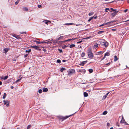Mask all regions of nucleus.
Listing matches in <instances>:
<instances>
[{
	"label": "nucleus",
	"instance_id": "nucleus-1",
	"mask_svg": "<svg viewBox=\"0 0 129 129\" xmlns=\"http://www.w3.org/2000/svg\"><path fill=\"white\" fill-rule=\"evenodd\" d=\"M99 41L101 43L100 45L102 46L106 47L108 45V43L107 41H105L104 40L101 39L99 40Z\"/></svg>",
	"mask_w": 129,
	"mask_h": 129
},
{
	"label": "nucleus",
	"instance_id": "nucleus-2",
	"mask_svg": "<svg viewBox=\"0 0 129 129\" xmlns=\"http://www.w3.org/2000/svg\"><path fill=\"white\" fill-rule=\"evenodd\" d=\"M88 55L89 58L90 59H92L93 57V55L92 52V50L91 48H88L87 51Z\"/></svg>",
	"mask_w": 129,
	"mask_h": 129
},
{
	"label": "nucleus",
	"instance_id": "nucleus-3",
	"mask_svg": "<svg viewBox=\"0 0 129 129\" xmlns=\"http://www.w3.org/2000/svg\"><path fill=\"white\" fill-rule=\"evenodd\" d=\"M75 71L73 69H71L68 72V75L69 76H71L75 73Z\"/></svg>",
	"mask_w": 129,
	"mask_h": 129
},
{
	"label": "nucleus",
	"instance_id": "nucleus-4",
	"mask_svg": "<svg viewBox=\"0 0 129 129\" xmlns=\"http://www.w3.org/2000/svg\"><path fill=\"white\" fill-rule=\"evenodd\" d=\"M4 104L6 105L7 107H9V106L10 102L8 100H4L3 101Z\"/></svg>",
	"mask_w": 129,
	"mask_h": 129
},
{
	"label": "nucleus",
	"instance_id": "nucleus-5",
	"mask_svg": "<svg viewBox=\"0 0 129 129\" xmlns=\"http://www.w3.org/2000/svg\"><path fill=\"white\" fill-rule=\"evenodd\" d=\"M31 48H34L37 50H40V49L39 48V47L36 46H31Z\"/></svg>",
	"mask_w": 129,
	"mask_h": 129
},
{
	"label": "nucleus",
	"instance_id": "nucleus-6",
	"mask_svg": "<svg viewBox=\"0 0 129 129\" xmlns=\"http://www.w3.org/2000/svg\"><path fill=\"white\" fill-rule=\"evenodd\" d=\"M120 123H126L127 125L128 124L125 121V120L123 119V116H122V119L120 121Z\"/></svg>",
	"mask_w": 129,
	"mask_h": 129
},
{
	"label": "nucleus",
	"instance_id": "nucleus-7",
	"mask_svg": "<svg viewBox=\"0 0 129 129\" xmlns=\"http://www.w3.org/2000/svg\"><path fill=\"white\" fill-rule=\"evenodd\" d=\"M87 62V61H85L80 62V64H79L81 66H83L84 64H85Z\"/></svg>",
	"mask_w": 129,
	"mask_h": 129
},
{
	"label": "nucleus",
	"instance_id": "nucleus-8",
	"mask_svg": "<svg viewBox=\"0 0 129 129\" xmlns=\"http://www.w3.org/2000/svg\"><path fill=\"white\" fill-rule=\"evenodd\" d=\"M118 12V11H114L113 13H112L111 14V15L112 16V17H113V16H114L115 15H116V14Z\"/></svg>",
	"mask_w": 129,
	"mask_h": 129
},
{
	"label": "nucleus",
	"instance_id": "nucleus-9",
	"mask_svg": "<svg viewBox=\"0 0 129 129\" xmlns=\"http://www.w3.org/2000/svg\"><path fill=\"white\" fill-rule=\"evenodd\" d=\"M109 92H108L107 93L103 98V99H105L106 97H107V96H108V95L109 94Z\"/></svg>",
	"mask_w": 129,
	"mask_h": 129
},
{
	"label": "nucleus",
	"instance_id": "nucleus-10",
	"mask_svg": "<svg viewBox=\"0 0 129 129\" xmlns=\"http://www.w3.org/2000/svg\"><path fill=\"white\" fill-rule=\"evenodd\" d=\"M43 91L44 92H46L48 91V89L47 88H44L43 89Z\"/></svg>",
	"mask_w": 129,
	"mask_h": 129
},
{
	"label": "nucleus",
	"instance_id": "nucleus-11",
	"mask_svg": "<svg viewBox=\"0 0 129 129\" xmlns=\"http://www.w3.org/2000/svg\"><path fill=\"white\" fill-rule=\"evenodd\" d=\"M66 70V69L65 68L62 67L60 69V71L61 72H62L63 71L65 70Z\"/></svg>",
	"mask_w": 129,
	"mask_h": 129
},
{
	"label": "nucleus",
	"instance_id": "nucleus-12",
	"mask_svg": "<svg viewBox=\"0 0 129 129\" xmlns=\"http://www.w3.org/2000/svg\"><path fill=\"white\" fill-rule=\"evenodd\" d=\"M84 95L85 97H86L88 96V94L87 92H84Z\"/></svg>",
	"mask_w": 129,
	"mask_h": 129
},
{
	"label": "nucleus",
	"instance_id": "nucleus-13",
	"mask_svg": "<svg viewBox=\"0 0 129 129\" xmlns=\"http://www.w3.org/2000/svg\"><path fill=\"white\" fill-rule=\"evenodd\" d=\"M114 61H116L118 59V58L117 57V56L116 55L114 56Z\"/></svg>",
	"mask_w": 129,
	"mask_h": 129
},
{
	"label": "nucleus",
	"instance_id": "nucleus-14",
	"mask_svg": "<svg viewBox=\"0 0 129 129\" xmlns=\"http://www.w3.org/2000/svg\"><path fill=\"white\" fill-rule=\"evenodd\" d=\"M110 55V53L109 52H107L105 54V55H104V56H105V57L106 56H109Z\"/></svg>",
	"mask_w": 129,
	"mask_h": 129
},
{
	"label": "nucleus",
	"instance_id": "nucleus-15",
	"mask_svg": "<svg viewBox=\"0 0 129 129\" xmlns=\"http://www.w3.org/2000/svg\"><path fill=\"white\" fill-rule=\"evenodd\" d=\"M4 50L5 51V53H6L9 50V49L7 48H5L4 49Z\"/></svg>",
	"mask_w": 129,
	"mask_h": 129
},
{
	"label": "nucleus",
	"instance_id": "nucleus-16",
	"mask_svg": "<svg viewBox=\"0 0 129 129\" xmlns=\"http://www.w3.org/2000/svg\"><path fill=\"white\" fill-rule=\"evenodd\" d=\"M59 40H57V39H56L55 41L56 42V43H57L58 44L60 42H63L62 41H59Z\"/></svg>",
	"mask_w": 129,
	"mask_h": 129
},
{
	"label": "nucleus",
	"instance_id": "nucleus-17",
	"mask_svg": "<svg viewBox=\"0 0 129 129\" xmlns=\"http://www.w3.org/2000/svg\"><path fill=\"white\" fill-rule=\"evenodd\" d=\"M105 31H99L98 32V34H102L103 33H104V32H105Z\"/></svg>",
	"mask_w": 129,
	"mask_h": 129
},
{
	"label": "nucleus",
	"instance_id": "nucleus-18",
	"mask_svg": "<svg viewBox=\"0 0 129 129\" xmlns=\"http://www.w3.org/2000/svg\"><path fill=\"white\" fill-rule=\"evenodd\" d=\"M75 46V45L72 44L69 47L70 48H72L74 47Z\"/></svg>",
	"mask_w": 129,
	"mask_h": 129
},
{
	"label": "nucleus",
	"instance_id": "nucleus-19",
	"mask_svg": "<svg viewBox=\"0 0 129 129\" xmlns=\"http://www.w3.org/2000/svg\"><path fill=\"white\" fill-rule=\"evenodd\" d=\"M110 10L111 11L110 12H112L113 11H116V9H114L113 8H110Z\"/></svg>",
	"mask_w": 129,
	"mask_h": 129
},
{
	"label": "nucleus",
	"instance_id": "nucleus-20",
	"mask_svg": "<svg viewBox=\"0 0 129 129\" xmlns=\"http://www.w3.org/2000/svg\"><path fill=\"white\" fill-rule=\"evenodd\" d=\"M23 11H27L28 10V9L26 7L23 8Z\"/></svg>",
	"mask_w": 129,
	"mask_h": 129
},
{
	"label": "nucleus",
	"instance_id": "nucleus-21",
	"mask_svg": "<svg viewBox=\"0 0 129 129\" xmlns=\"http://www.w3.org/2000/svg\"><path fill=\"white\" fill-rule=\"evenodd\" d=\"M6 96H7L6 94L5 93H4V95H3V99H5L6 97Z\"/></svg>",
	"mask_w": 129,
	"mask_h": 129
},
{
	"label": "nucleus",
	"instance_id": "nucleus-22",
	"mask_svg": "<svg viewBox=\"0 0 129 129\" xmlns=\"http://www.w3.org/2000/svg\"><path fill=\"white\" fill-rule=\"evenodd\" d=\"M73 24V23H65L64 24L65 25H72Z\"/></svg>",
	"mask_w": 129,
	"mask_h": 129
},
{
	"label": "nucleus",
	"instance_id": "nucleus-23",
	"mask_svg": "<svg viewBox=\"0 0 129 129\" xmlns=\"http://www.w3.org/2000/svg\"><path fill=\"white\" fill-rule=\"evenodd\" d=\"M88 71L90 73H91L93 72V70L92 69H90L88 70Z\"/></svg>",
	"mask_w": 129,
	"mask_h": 129
},
{
	"label": "nucleus",
	"instance_id": "nucleus-24",
	"mask_svg": "<svg viewBox=\"0 0 129 129\" xmlns=\"http://www.w3.org/2000/svg\"><path fill=\"white\" fill-rule=\"evenodd\" d=\"M85 53L83 52H82V53L81 55V57H84L85 56Z\"/></svg>",
	"mask_w": 129,
	"mask_h": 129
},
{
	"label": "nucleus",
	"instance_id": "nucleus-25",
	"mask_svg": "<svg viewBox=\"0 0 129 129\" xmlns=\"http://www.w3.org/2000/svg\"><path fill=\"white\" fill-rule=\"evenodd\" d=\"M63 38V36H61L57 38V40H59L61 39H62Z\"/></svg>",
	"mask_w": 129,
	"mask_h": 129
},
{
	"label": "nucleus",
	"instance_id": "nucleus-26",
	"mask_svg": "<svg viewBox=\"0 0 129 129\" xmlns=\"http://www.w3.org/2000/svg\"><path fill=\"white\" fill-rule=\"evenodd\" d=\"M31 51V49H29L28 50H26L25 51V52L26 53H27V52H28V53H29V52H30Z\"/></svg>",
	"mask_w": 129,
	"mask_h": 129
},
{
	"label": "nucleus",
	"instance_id": "nucleus-27",
	"mask_svg": "<svg viewBox=\"0 0 129 129\" xmlns=\"http://www.w3.org/2000/svg\"><path fill=\"white\" fill-rule=\"evenodd\" d=\"M16 39H18L19 40L20 39H21V38L19 37L18 36H16L15 38Z\"/></svg>",
	"mask_w": 129,
	"mask_h": 129
},
{
	"label": "nucleus",
	"instance_id": "nucleus-28",
	"mask_svg": "<svg viewBox=\"0 0 129 129\" xmlns=\"http://www.w3.org/2000/svg\"><path fill=\"white\" fill-rule=\"evenodd\" d=\"M20 1V0H17V1H16V2L15 3V5H17L18 4V3H19V2Z\"/></svg>",
	"mask_w": 129,
	"mask_h": 129
},
{
	"label": "nucleus",
	"instance_id": "nucleus-29",
	"mask_svg": "<svg viewBox=\"0 0 129 129\" xmlns=\"http://www.w3.org/2000/svg\"><path fill=\"white\" fill-rule=\"evenodd\" d=\"M98 44L96 43V44L95 45H94V48H96L98 47Z\"/></svg>",
	"mask_w": 129,
	"mask_h": 129
},
{
	"label": "nucleus",
	"instance_id": "nucleus-30",
	"mask_svg": "<svg viewBox=\"0 0 129 129\" xmlns=\"http://www.w3.org/2000/svg\"><path fill=\"white\" fill-rule=\"evenodd\" d=\"M8 78V76H6L4 77V80H6V79H7Z\"/></svg>",
	"mask_w": 129,
	"mask_h": 129
},
{
	"label": "nucleus",
	"instance_id": "nucleus-31",
	"mask_svg": "<svg viewBox=\"0 0 129 129\" xmlns=\"http://www.w3.org/2000/svg\"><path fill=\"white\" fill-rule=\"evenodd\" d=\"M51 40L52 41V43H53V44H56V42L55 41V40Z\"/></svg>",
	"mask_w": 129,
	"mask_h": 129
},
{
	"label": "nucleus",
	"instance_id": "nucleus-32",
	"mask_svg": "<svg viewBox=\"0 0 129 129\" xmlns=\"http://www.w3.org/2000/svg\"><path fill=\"white\" fill-rule=\"evenodd\" d=\"M34 42H36L38 44H40V41H34Z\"/></svg>",
	"mask_w": 129,
	"mask_h": 129
},
{
	"label": "nucleus",
	"instance_id": "nucleus-33",
	"mask_svg": "<svg viewBox=\"0 0 129 129\" xmlns=\"http://www.w3.org/2000/svg\"><path fill=\"white\" fill-rule=\"evenodd\" d=\"M56 62L59 63H60L61 62V61L60 59H57V60Z\"/></svg>",
	"mask_w": 129,
	"mask_h": 129
},
{
	"label": "nucleus",
	"instance_id": "nucleus-34",
	"mask_svg": "<svg viewBox=\"0 0 129 129\" xmlns=\"http://www.w3.org/2000/svg\"><path fill=\"white\" fill-rule=\"evenodd\" d=\"M107 113V111H104L103 113V114L104 115H106Z\"/></svg>",
	"mask_w": 129,
	"mask_h": 129
},
{
	"label": "nucleus",
	"instance_id": "nucleus-35",
	"mask_svg": "<svg viewBox=\"0 0 129 129\" xmlns=\"http://www.w3.org/2000/svg\"><path fill=\"white\" fill-rule=\"evenodd\" d=\"M93 17H90L89 18V19L88 20V22H90L93 19Z\"/></svg>",
	"mask_w": 129,
	"mask_h": 129
},
{
	"label": "nucleus",
	"instance_id": "nucleus-36",
	"mask_svg": "<svg viewBox=\"0 0 129 129\" xmlns=\"http://www.w3.org/2000/svg\"><path fill=\"white\" fill-rule=\"evenodd\" d=\"M93 12H91V13H89V14H88V15L89 16H91V15H93Z\"/></svg>",
	"mask_w": 129,
	"mask_h": 129
},
{
	"label": "nucleus",
	"instance_id": "nucleus-37",
	"mask_svg": "<svg viewBox=\"0 0 129 129\" xmlns=\"http://www.w3.org/2000/svg\"><path fill=\"white\" fill-rule=\"evenodd\" d=\"M45 43H47L48 44H51L52 43V42L50 41H48L47 42H46Z\"/></svg>",
	"mask_w": 129,
	"mask_h": 129
},
{
	"label": "nucleus",
	"instance_id": "nucleus-38",
	"mask_svg": "<svg viewBox=\"0 0 129 129\" xmlns=\"http://www.w3.org/2000/svg\"><path fill=\"white\" fill-rule=\"evenodd\" d=\"M38 92L40 93H41L42 92V90L41 89H40L39 90Z\"/></svg>",
	"mask_w": 129,
	"mask_h": 129
},
{
	"label": "nucleus",
	"instance_id": "nucleus-39",
	"mask_svg": "<svg viewBox=\"0 0 129 129\" xmlns=\"http://www.w3.org/2000/svg\"><path fill=\"white\" fill-rule=\"evenodd\" d=\"M58 50L59 52L60 53H61L62 52V50L61 49H58Z\"/></svg>",
	"mask_w": 129,
	"mask_h": 129
},
{
	"label": "nucleus",
	"instance_id": "nucleus-40",
	"mask_svg": "<svg viewBox=\"0 0 129 129\" xmlns=\"http://www.w3.org/2000/svg\"><path fill=\"white\" fill-rule=\"evenodd\" d=\"M71 40V39H68L67 40H66L64 41L63 42H67V41H70Z\"/></svg>",
	"mask_w": 129,
	"mask_h": 129
},
{
	"label": "nucleus",
	"instance_id": "nucleus-41",
	"mask_svg": "<svg viewBox=\"0 0 129 129\" xmlns=\"http://www.w3.org/2000/svg\"><path fill=\"white\" fill-rule=\"evenodd\" d=\"M31 127V125H28L27 127V129H29Z\"/></svg>",
	"mask_w": 129,
	"mask_h": 129
},
{
	"label": "nucleus",
	"instance_id": "nucleus-42",
	"mask_svg": "<svg viewBox=\"0 0 129 129\" xmlns=\"http://www.w3.org/2000/svg\"><path fill=\"white\" fill-rule=\"evenodd\" d=\"M105 10H108L109 11H111L110 10V9H109V8H106L105 9Z\"/></svg>",
	"mask_w": 129,
	"mask_h": 129
},
{
	"label": "nucleus",
	"instance_id": "nucleus-43",
	"mask_svg": "<svg viewBox=\"0 0 129 129\" xmlns=\"http://www.w3.org/2000/svg\"><path fill=\"white\" fill-rule=\"evenodd\" d=\"M67 46L65 45H64L62 47V48H63V49H64V48H66V47H67Z\"/></svg>",
	"mask_w": 129,
	"mask_h": 129
},
{
	"label": "nucleus",
	"instance_id": "nucleus-44",
	"mask_svg": "<svg viewBox=\"0 0 129 129\" xmlns=\"http://www.w3.org/2000/svg\"><path fill=\"white\" fill-rule=\"evenodd\" d=\"M21 78H20V79H18V80H16V82H18L19 81H20V80H21Z\"/></svg>",
	"mask_w": 129,
	"mask_h": 129
},
{
	"label": "nucleus",
	"instance_id": "nucleus-45",
	"mask_svg": "<svg viewBox=\"0 0 129 129\" xmlns=\"http://www.w3.org/2000/svg\"><path fill=\"white\" fill-rule=\"evenodd\" d=\"M40 44H43V43H45L46 42H45V41H43L42 42H40Z\"/></svg>",
	"mask_w": 129,
	"mask_h": 129
},
{
	"label": "nucleus",
	"instance_id": "nucleus-46",
	"mask_svg": "<svg viewBox=\"0 0 129 129\" xmlns=\"http://www.w3.org/2000/svg\"><path fill=\"white\" fill-rule=\"evenodd\" d=\"M106 25H107V24H111V22H108L106 23Z\"/></svg>",
	"mask_w": 129,
	"mask_h": 129
},
{
	"label": "nucleus",
	"instance_id": "nucleus-47",
	"mask_svg": "<svg viewBox=\"0 0 129 129\" xmlns=\"http://www.w3.org/2000/svg\"><path fill=\"white\" fill-rule=\"evenodd\" d=\"M12 36H13L15 38V37H16V36L15 35V34H12Z\"/></svg>",
	"mask_w": 129,
	"mask_h": 129
},
{
	"label": "nucleus",
	"instance_id": "nucleus-48",
	"mask_svg": "<svg viewBox=\"0 0 129 129\" xmlns=\"http://www.w3.org/2000/svg\"><path fill=\"white\" fill-rule=\"evenodd\" d=\"M106 25V23H103V24L100 25L99 26H104V25Z\"/></svg>",
	"mask_w": 129,
	"mask_h": 129
},
{
	"label": "nucleus",
	"instance_id": "nucleus-49",
	"mask_svg": "<svg viewBox=\"0 0 129 129\" xmlns=\"http://www.w3.org/2000/svg\"><path fill=\"white\" fill-rule=\"evenodd\" d=\"M98 53L99 54H102L103 53L102 52V51L98 52Z\"/></svg>",
	"mask_w": 129,
	"mask_h": 129
},
{
	"label": "nucleus",
	"instance_id": "nucleus-50",
	"mask_svg": "<svg viewBox=\"0 0 129 129\" xmlns=\"http://www.w3.org/2000/svg\"><path fill=\"white\" fill-rule=\"evenodd\" d=\"M50 21L49 20H47V21L46 22H45V23L46 24H48V22H50Z\"/></svg>",
	"mask_w": 129,
	"mask_h": 129
},
{
	"label": "nucleus",
	"instance_id": "nucleus-51",
	"mask_svg": "<svg viewBox=\"0 0 129 129\" xmlns=\"http://www.w3.org/2000/svg\"><path fill=\"white\" fill-rule=\"evenodd\" d=\"M28 55V54H26L24 55V57L25 58H26V57H27Z\"/></svg>",
	"mask_w": 129,
	"mask_h": 129
},
{
	"label": "nucleus",
	"instance_id": "nucleus-52",
	"mask_svg": "<svg viewBox=\"0 0 129 129\" xmlns=\"http://www.w3.org/2000/svg\"><path fill=\"white\" fill-rule=\"evenodd\" d=\"M90 38V37L85 38H84V39H88Z\"/></svg>",
	"mask_w": 129,
	"mask_h": 129
},
{
	"label": "nucleus",
	"instance_id": "nucleus-53",
	"mask_svg": "<svg viewBox=\"0 0 129 129\" xmlns=\"http://www.w3.org/2000/svg\"><path fill=\"white\" fill-rule=\"evenodd\" d=\"M82 42V41H80L78 42L77 43V44H79L81 43V42Z\"/></svg>",
	"mask_w": 129,
	"mask_h": 129
},
{
	"label": "nucleus",
	"instance_id": "nucleus-54",
	"mask_svg": "<svg viewBox=\"0 0 129 129\" xmlns=\"http://www.w3.org/2000/svg\"><path fill=\"white\" fill-rule=\"evenodd\" d=\"M93 17V18H94V19H96L97 18V16H96L95 17L93 16V17Z\"/></svg>",
	"mask_w": 129,
	"mask_h": 129
},
{
	"label": "nucleus",
	"instance_id": "nucleus-55",
	"mask_svg": "<svg viewBox=\"0 0 129 129\" xmlns=\"http://www.w3.org/2000/svg\"><path fill=\"white\" fill-rule=\"evenodd\" d=\"M70 116L71 115H70V116H66V118H64L63 119H67V118H68L69 117H70Z\"/></svg>",
	"mask_w": 129,
	"mask_h": 129
},
{
	"label": "nucleus",
	"instance_id": "nucleus-56",
	"mask_svg": "<svg viewBox=\"0 0 129 129\" xmlns=\"http://www.w3.org/2000/svg\"><path fill=\"white\" fill-rule=\"evenodd\" d=\"M105 56H104V57L101 60V61L102 60H103L105 58Z\"/></svg>",
	"mask_w": 129,
	"mask_h": 129
},
{
	"label": "nucleus",
	"instance_id": "nucleus-57",
	"mask_svg": "<svg viewBox=\"0 0 129 129\" xmlns=\"http://www.w3.org/2000/svg\"><path fill=\"white\" fill-rule=\"evenodd\" d=\"M114 21H112L110 22H111V24L113 23L114 22Z\"/></svg>",
	"mask_w": 129,
	"mask_h": 129
},
{
	"label": "nucleus",
	"instance_id": "nucleus-58",
	"mask_svg": "<svg viewBox=\"0 0 129 129\" xmlns=\"http://www.w3.org/2000/svg\"><path fill=\"white\" fill-rule=\"evenodd\" d=\"M41 5H39L38 6V7L39 8H41Z\"/></svg>",
	"mask_w": 129,
	"mask_h": 129
},
{
	"label": "nucleus",
	"instance_id": "nucleus-59",
	"mask_svg": "<svg viewBox=\"0 0 129 129\" xmlns=\"http://www.w3.org/2000/svg\"><path fill=\"white\" fill-rule=\"evenodd\" d=\"M111 30L112 31H116V29H111Z\"/></svg>",
	"mask_w": 129,
	"mask_h": 129
},
{
	"label": "nucleus",
	"instance_id": "nucleus-60",
	"mask_svg": "<svg viewBox=\"0 0 129 129\" xmlns=\"http://www.w3.org/2000/svg\"><path fill=\"white\" fill-rule=\"evenodd\" d=\"M110 64V62H109L107 63L106 64V65H107H107H109Z\"/></svg>",
	"mask_w": 129,
	"mask_h": 129
},
{
	"label": "nucleus",
	"instance_id": "nucleus-61",
	"mask_svg": "<svg viewBox=\"0 0 129 129\" xmlns=\"http://www.w3.org/2000/svg\"><path fill=\"white\" fill-rule=\"evenodd\" d=\"M128 21H129V19L127 20L126 21H123V22H126Z\"/></svg>",
	"mask_w": 129,
	"mask_h": 129
},
{
	"label": "nucleus",
	"instance_id": "nucleus-62",
	"mask_svg": "<svg viewBox=\"0 0 129 129\" xmlns=\"http://www.w3.org/2000/svg\"><path fill=\"white\" fill-rule=\"evenodd\" d=\"M110 124L109 123H107V125L108 126H110Z\"/></svg>",
	"mask_w": 129,
	"mask_h": 129
},
{
	"label": "nucleus",
	"instance_id": "nucleus-63",
	"mask_svg": "<svg viewBox=\"0 0 129 129\" xmlns=\"http://www.w3.org/2000/svg\"><path fill=\"white\" fill-rule=\"evenodd\" d=\"M67 61V60H62V61L63 62H65L66 61Z\"/></svg>",
	"mask_w": 129,
	"mask_h": 129
},
{
	"label": "nucleus",
	"instance_id": "nucleus-64",
	"mask_svg": "<svg viewBox=\"0 0 129 129\" xmlns=\"http://www.w3.org/2000/svg\"><path fill=\"white\" fill-rule=\"evenodd\" d=\"M127 10H128L127 9L125 10H124V12H126Z\"/></svg>",
	"mask_w": 129,
	"mask_h": 129
}]
</instances>
